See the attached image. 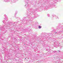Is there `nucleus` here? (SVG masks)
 <instances>
[{
  "instance_id": "3",
  "label": "nucleus",
  "mask_w": 63,
  "mask_h": 63,
  "mask_svg": "<svg viewBox=\"0 0 63 63\" xmlns=\"http://www.w3.org/2000/svg\"><path fill=\"white\" fill-rule=\"evenodd\" d=\"M4 16H6V15H4Z\"/></svg>"
},
{
  "instance_id": "4",
  "label": "nucleus",
  "mask_w": 63,
  "mask_h": 63,
  "mask_svg": "<svg viewBox=\"0 0 63 63\" xmlns=\"http://www.w3.org/2000/svg\"><path fill=\"white\" fill-rule=\"evenodd\" d=\"M25 59H26V58H25Z\"/></svg>"
},
{
  "instance_id": "1",
  "label": "nucleus",
  "mask_w": 63,
  "mask_h": 63,
  "mask_svg": "<svg viewBox=\"0 0 63 63\" xmlns=\"http://www.w3.org/2000/svg\"><path fill=\"white\" fill-rule=\"evenodd\" d=\"M41 28V26H39V28Z\"/></svg>"
},
{
  "instance_id": "2",
  "label": "nucleus",
  "mask_w": 63,
  "mask_h": 63,
  "mask_svg": "<svg viewBox=\"0 0 63 63\" xmlns=\"http://www.w3.org/2000/svg\"><path fill=\"white\" fill-rule=\"evenodd\" d=\"M3 23H5V22H4V21H3Z\"/></svg>"
}]
</instances>
